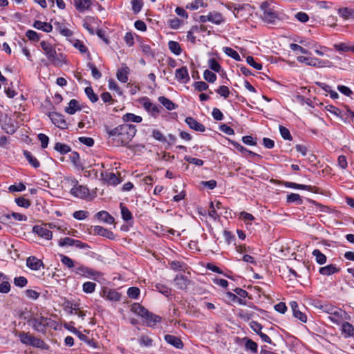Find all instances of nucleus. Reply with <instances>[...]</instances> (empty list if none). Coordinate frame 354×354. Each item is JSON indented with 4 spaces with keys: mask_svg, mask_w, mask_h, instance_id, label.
Segmentation results:
<instances>
[{
    "mask_svg": "<svg viewBox=\"0 0 354 354\" xmlns=\"http://www.w3.org/2000/svg\"><path fill=\"white\" fill-rule=\"evenodd\" d=\"M206 4L203 0H194V1L189 3L186 6V8L190 10H197L199 8L205 7Z\"/></svg>",
    "mask_w": 354,
    "mask_h": 354,
    "instance_id": "nucleus-40",
    "label": "nucleus"
},
{
    "mask_svg": "<svg viewBox=\"0 0 354 354\" xmlns=\"http://www.w3.org/2000/svg\"><path fill=\"white\" fill-rule=\"evenodd\" d=\"M131 310L142 317H145L146 315H148L149 312L145 307H143L138 303H134L133 304H132L131 307Z\"/></svg>",
    "mask_w": 354,
    "mask_h": 354,
    "instance_id": "nucleus-26",
    "label": "nucleus"
},
{
    "mask_svg": "<svg viewBox=\"0 0 354 354\" xmlns=\"http://www.w3.org/2000/svg\"><path fill=\"white\" fill-rule=\"evenodd\" d=\"M174 283L178 289L185 290L190 283V281L185 275L177 274L174 279Z\"/></svg>",
    "mask_w": 354,
    "mask_h": 354,
    "instance_id": "nucleus-13",
    "label": "nucleus"
},
{
    "mask_svg": "<svg viewBox=\"0 0 354 354\" xmlns=\"http://www.w3.org/2000/svg\"><path fill=\"white\" fill-rule=\"evenodd\" d=\"M295 18L301 23H306L309 20L308 15L304 12H299L295 15Z\"/></svg>",
    "mask_w": 354,
    "mask_h": 354,
    "instance_id": "nucleus-62",
    "label": "nucleus"
},
{
    "mask_svg": "<svg viewBox=\"0 0 354 354\" xmlns=\"http://www.w3.org/2000/svg\"><path fill=\"white\" fill-rule=\"evenodd\" d=\"M175 77L178 81L187 83L189 80V73L187 67L183 66L176 70Z\"/></svg>",
    "mask_w": 354,
    "mask_h": 354,
    "instance_id": "nucleus-14",
    "label": "nucleus"
},
{
    "mask_svg": "<svg viewBox=\"0 0 354 354\" xmlns=\"http://www.w3.org/2000/svg\"><path fill=\"white\" fill-rule=\"evenodd\" d=\"M120 208L122 217L125 221H129L133 218L131 212L122 203H120Z\"/></svg>",
    "mask_w": 354,
    "mask_h": 354,
    "instance_id": "nucleus-42",
    "label": "nucleus"
},
{
    "mask_svg": "<svg viewBox=\"0 0 354 354\" xmlns=\"http://www.w3.org/2000/svg\"><path fill=\"white\" fill-rule=\"evenodd\" d=\"M26 266L33 270H39L41 266H44L41 260L35 257H30L26 260Z\"/></svg>",
    "mask_w": 354,
    "mask_h": 354,
    "instance_id": "nucleus-18",
    "label": "nucleus"
},
{
    "mask_svg": "<svg viewBox=\"0 0 354 354\" xmlns=\"http://www.w3.org/2000/svg\"><path fill=\"white\" fill-rule=\"evenodd\" d=\"M287 202L288 203H296L297 204H301L302 203V200L301 196L298 194L292 193L287 196Z\"/></svg>",
    "mask_w": 354,
    "mask_h": 354,
    "instance_id": "nucleus-48",
    "label": "nucleus"
},
{
    "mask_svg": "<svg viewBox=\"0 0 354 354\" xmlns=\"http://www.w3.org/2000/svg\"><path fill=\"white\" fill-rule=\"evenodd\" d=\"M129 68L127 66H122L117 71V78L119 81L126 83L128 81Z\"/></svg>",
    "mask_w": 354,
    "mask_h": 354,
    "instance_id": "nucleus-29",
    "label": "nucleus"
},
{
    "mask_svg": "<svg viewBox=\"0 0 354 354\" xmlns=\"http://www.w3.org/2000/svg\"><path fill=\"white\" fill-rule=\"evenodd\" d=\"M15 203L18 206L24 208H28L30 206V201L25 198L24 197H19L15 198Z\"/></svg>",
    "mask_w": 354,
    "mask_h": 354,
    "instance_id": "nucleus-49",
    "label": "nucleus"
},
{
    "mask_svg": "<svg viewBox=\"0 0 354 354\" xmlns=\"http://www.w3.org/2000/svg\"><path fill=\"white\" fill-rule=\"evenodd\" d=\"M40 46L48 61L53 66L61 67L64 64L66 63L65 56L62 53L57 54L55 48L50 43L46 41H42L40 43Z\"/></svg>",
    "mask_w": 354,
    "mask_h": 354,
    "instance_id": "nucleus-2",
    "label": "nucleus"
},
{
    "mask_svg": "<svg viewBox=\"0 0 354 354\" xmlns=\"http://www.w3.org/2000/svg\"><path fill=\"white\" fill-rule=\"evenodd\" d=\"M38 139L41 142V147L43 149H46L48 147L49 138L48 137L44 134V133H39L38 136Z\"/></svg>",
    "mask_w": 354,
    "mask_h": 354,
    "instance_id": "nucleus-58",
    "label": "nucleus"
},
{
    "mask_svg": "<svg viewBox=\"0 0 354 354\" xmlns=\"http://www.w3.org/2000/svg\"><path fill=\"white\" fill-rule=\"evenodd\" d=\"M74 183L70 191L71 194L81 199H87L90 195L88 189L86 186L79 185L77 180L74 181Z\"/></svg>",
    "mask_w": 354,
    "mask_h": 354,
    "instance_id": "nucleus-7",
    "label": "nucleus"
},
{
    "mask_svg": "<svg viewBox=\"0 0 354 354\" xmlns=\"http://www.w3.org/2000/svg\"><path fill=\"white\" fill-rule=\"evenodd\" d=\"M158 101L164 106L166 109L169 111L174 110L176 108V105L169 99L161 96L158 97Z\"/></svg>",
    "mask_w": 354,
    "mask_h": 354,
    "instance_id": "nucleus-38",
    "label": "nucleus"
},
{
    "mask_svg": "<svg viewBox=\"0 0 354 354\" xmlns=\"http://www.w3.org/2000/svg\"><path fill=\"white\" fill-rule=\"evenodd\" d=\"M290 307L293 312L295 317L297 318L302 322H306L307 320L306 315L299 310L298 304L296 301H291L290 303Z\"/></svg>",
    "mask_w": 354,
    "mask_h": 354,
    "instance_id": "nucleus-17",
    "label": "nucleus"
},
{
    "mask_svg": "<svg viewBox=\"0 0 354 354\" xmlns=\"http://www.w3.org/2000/svg\"><path fill=\"white\" fill-rule=\"evenodd\" d=\"M122 120L124 122L140 123L142 122V118L141 116L136 115L131 113H127L122 116Z\"/></svg>",
    "mask_w": 354,
    "mask_h": 354,
    "instance_id": "nucleus-33",
    "label": "nucleus"
},
{
    "mask_svg": "<svg viewBox=\"0 0 354 354\" xmlns=\"http://www.w3.org/2000/svg\"><path fill=\"white\" fill-rule=\"evenodd\" d=\"M101 178L103 181L110 185H117L122 181L120 174L116 175L115 174L108 171L102 172Z\"/></svg>",
    "mask_w": 354,
    "mask_h": 354,
    "instance_id": "nucleus-9",
    "label": "nucleus"
},
{
    "mask_svg": "<svg viewBox=\"0 0 354 354\" xmlns=\"http://www.w3.org/2000/svg\"><path fill=\"white\" fill-rule=\"evenodd\" d=\"M216 93H218L221 96L227 98L230 95V90L226 86H220L218 89H216Z\"/></svg>",
    "mask_w": 354,
    "mask_h": 354,
    "instance_id": "nucleus-56",
    "label": "nucleus"
},
{
    "mask_svg": "<svg viewBox=\"0 0 354 354\" xmlns=\"http://www.w3.org/2000/svg\"><path fill=\"white\" fill-rule=\"evenodd\" d=\"M155 288L157 291L165 295L166 297H168L171 295V290L163 284L157 283L155 286Z\"/></svg>",
    "mask_w": 354,
    "mask_h": 354,
    "instance_id": "nucleus-45",
    "label": "nucleus"
},
{
    "mask_svg": "<svg viewBox=\"0 0 354 354\" xmlns=\"http://www.w3.org/2000/svg\"><path fill=\"white\" fill-rule=\"evenodd\" d=\"M96 284L93 282L87 281L83 283L82 289L85 293H93L95 290Z\"/></svg>",
    "mask_w": 354,
    "mask_h": 354,
    "instance_id": "nucleus-44",
    "label": "nucleus"
},
{
    "mask_svg": "<svg viewBox=\"0 0 354 354\" xmlns=\"http://www.w3.org/2000/svg\"><path fill=\"white\" fill-rule=\"evenodd\" d=\"M103 296L108 300L118 301L120 299V295L115 290L106 289L103 290Z\"/></svg>",
    "mask_w": 354,
    "mask_h": 354,
    "instance_id": "nucleus-20",
    "label": "nucleus"
},
{
    "mask_svg": "<svg viewBox=\"0 0 354 354\" xmlns=\"http://www.w3.org/2000/svg\"><path fill=\"white\" fill-rule=\"evenodd\" d=\"M209 67L215 72H219L221 70V66L219 63L214 59L211 58L208 61Z\"/></svg>",
    "mask_w": 354,
    "mask_h": 354,
    "instance_id": "nucleus-54",
    "label": "nucleus"
},
{
    "mask_svg": "<svg viewBox=\"0 0 354 354\" xmlns=\"http://www.w3.org/2000/svg\"><path fill=\"white\" fill-rule=\"evenodd\" d=\"M313 255L315 257L317 263L322 265L326 262V257L318 249L313 251Z\"/></svg>",
    "mask_w": 354,
    "mask_h": 354,
    "instance_id": "nucleus-37",
    "label": "nucleus"
},
{
    "mask_svg": "<svg viewBox=\"0 0 354 354\" xmlns=\"http://www.w3.org/2000/svg\"><path fill=\"white\" fill-rule=\"evenodd\" d=\"M279 131L281 137L287 140H291L292 139L290 131L285 127L280 125Z\"/></svg>",
    "mask_w": 354,
    "mask_h": 354,
    "instance_id": "nucleus-51",
    "label": "nucleus"
},
{
    "mask_svg": "<svg viewBox=\"0 0 354 354\" xmlns=\"http://www.w3.org/2000/svg\"><path fill=\"white\" fill-rule=\"evenodd\" d=\"M210 22L212 24L220 25L225 21L223 15L217 11L209 12Z\"/></svg>",
    "mask_w": 354,
    "mask_h": 354,
    "instance_id": "nucleus-28",
    "label": "nucleus"
},
{
    "mask_svg": "<svg viewBox=\"0 0 354 354\" xmlns=\"http://www.w3.org/2000/svg\"><path fill=\"white\" fill-rule=\"evenodd\" d=\"M33 231L36 232L39 236L46 240H50L53 237V233L48 228L47 224H44L41 225H35L33 227Z\"/></svg>",
    "mask_w": 354,
    "mask_h": 354,
    "instance_id": "nucleus-12",
    "label": "nucleus"
},
{
    "mask_svg": "<svg viewBox=\"0 0 354 354\" xmlns=\"http://www.w3.org/2000/svg\"><path fill=\"white\" fill-rule=\"evenodd\" d=\"M224 53L230 56V57L233 58L236 61L241 60V57L239 55V53L234 50V49L230 48V47H225L223 48Z\"/></svg>",
    "mask_w": 354,
    "mask_h": 354,
    "instance_id": "nucleus-43",
    "label": "nucleus"
},
{
    "mask_svg": "<svg viewBox=\"0 0 354 354\" xmlns=\"http://www.w3.org/2000/svg\"><path fill=\"white\" fill-rule=\"evenodd\" d=\"M127 295L131 299H136L140 295V289L136 287H131L127 290Z\"/></svg>",
    "mask_w": 354,
    "mask_h": 354,
    "instance_id": "nucleus-57",
    "label": "nucleus"
},
{
    "mask_svg": "<svg viewBox=\"0 0 354 354\" xmlns=\"http://www.w3.org/2000/svg\"><path fill=\"white\" fill-rule=\"evenodd\" d=\"M85 93L92 102H96L98 100L97 95L94 93L91 87H86L85 88Z\"/></svg>",
    "mask_w": 354,
    "mask_h": 354,
    "instance_id": "nucleus-47",
    "label": "nucleus"
},
{
    "mask_svg": "<svg viewBox=\"0 0 354 354\" xmlns=\"http://www.w3.org/2000/svg\"><path fill=\"white\" fill-rule=\"evenodd\" d=\"M80 110L81 107L79 104V102L75 99H72L69 102L68 106L65 108V111L70 115H73L76 111Z\"/></svg>",
    "mask_w": 354,
    "mask_h": 354,
    "instance_id": "nucleus-25",
    "label": "nucleus"
},
{
    "mask_svg": "<svg viewBox=\"0 0 354 354\" xmlns=\"http://www.w3.org/2000/svg\"><path fill=\"white\" fill-rule=\"evenodd\" d=\"M21 343L37 348H44L46 344L39 338H37L29 333L21 332L19 334Z\"/></svg>",
    "mask_w": 354,
    "mask_h": 354,
    "instance_id": "nucleus-4",
    "label": "nucleus"
},
{
    "mask_svg": "<svg viewBox=\"0 0 354 354\" xmlns=\"http://www.w3.org/2000/svg\"><path fill=\"white\" fill-rule=\"evenodd\" d=\"M95 217L102 221L111 224L114 221V218L106 211H100L95 214Z\"/></svg>",
    "mask_w": 354,
    "mask_h": 354,
    "instance_id": "nucleus-27",
    "label": "nucleus"
},
{
    "mask_svg": "<svg viewBox=\"0 0 354 354\" xmlns=\"http://www.w3.org/2000/svg\"><path fill=\"white\" fill-rule=\"evenodd\" d=\"M24 155L28 162L35 168H38L40 165L39 162L37 159L30 152L28 151H24Z\"/></svg>",
    "mask_w": 354,
    "mask_h": 354,
    "instance_id": "nucleus-35",
    "label": "nucleus"
},
{
    "mask_svg": "<svg viewBox=\"0 0 354 354\" xmlns=\"http://www.w3.org/2000/svg\"><path fill=\"white\" fill-rule=\"evenodd\" d=\"M6 217L8 218H10L12 217L15 220L19 221H26L27 220V216L26 215L21 214L20 213H17V212H12L11 214H8L6 216Z\"/></svg>",
    "mask_w": 354,
    "mask_h": 354,
    "instance_id": "nucleus-59",
    "label": "nucleus"
},
{
    "mask_svg": "<svg viewBox=\"0 0 354 354\" xmlns=\"http://www.w3.org/2000/svg\"><path fill=\"white\" fill-rule=\"evenodd\" d=\"M185 122L191 129L196 131L204 132L205 130V128L203 124L198 122L192 117H187L185 119Z\"/></svg>",
    "mask_w": 354,
    "mask_h": 354,
    "instance_id": "nucleus-16",
    "label": "nucleus"
},
{
    "mask_svg": "<svg viewBox=\"0 0 354 354\" xmlns=\"http://www.w3.org/2000/svg\"><path fill=\"white\" fill-rule=\"evenodd\" d=\"M261 9L263 11L262 19L266 23L275 24L277 21L283 19L281 15L270 8L267 1L261 3Z\"/></svg>",
    "mask_w": 354,
    "mask_h": 354,
    "instance_id": "nucleus-3",
    "label": "nucleus"
},
{
    "mask_svg": "<svg viewBox=\"0 0 354 354\" xmlns=\"http://www.w3.org/2000/svg\"><path fill=\"white\" fill-rule=\"evenodd\" d=\"M165 340L169 344L174 346L176 348H182L183 343L180 338L172 335H165Z\"/></svg>",
    "mask_w": 354,
    "mask_h": 354,
    "instance_id": "nucleus-19",
    "label": "nucleus"
},
{
    "mask_svg": "<svg viewBox=\"0 0 354 354\" xmlns=\"http://www.w3.org/2000/svg\"><path fill=\"white\" fill-rule=\"evenodd\" d=\"M87 66L91 70V74L93 78L98 80L102 77L101 73L97 70L93 64L89 62L88 63Z\"/></svg>",
    "mask_w": 354,
    "mask_h": 354,
    "instance_id": "nucleus-53",
    "label": "nucleus"
},
{
    "mask_svg": "<svg viewBox=\"0 0 354 354\" xmlns=\"http://www.w3.org/2000/svg\"><path fill=\"white\" fill-rule=\"evenodd\" d=\"M89 216V213L87 211L78 210L75 211L73 214V216L77 220H84Z\"/></svg>",
    "mask_w": 354,
    "mask_h": 354,
    "instance_id": "nucleus-52",
    "label": "nucleus"
},
{
    "mask_svg": "<svg viewBox=\"0 0 354 354\" xmlns=\"http://www.w3.org/2000/svg\"><path fill=\"white\" fill-rule=\"evenodd\" d=\"M75 272L82 277L93 280H97L102 275L101 272L80 264L75 268Z\"/></svg>",
    "mask_w": 354,
    "mask_h": 354,
    "instance_id": "nucleus-5",
    "label": "nucleus"
},
{
    "mask_svg": "<svg viewBox=\"0 0 354 354\" xmlns=\"http://www.w3.org/2000/svg\"><path fill=\"white\" fill-rule=\"evenodd\" d=\"M245 348L253 353L257 352V344L252 339H248L245 343Z\"/></svg>",
    "mask_w": 354,
    "mask_h": 354,
    "instance_id": "nucleus-64",
    "label": "nucleus"
},
{
    "mask_svg": "<svg viewBox=\"0 0 354 354\" xmlns=\"http://www.w3.org/2000/svg\"><path fill=\"white\" fill-rule=\"evenodd\" d=\"M10 290V285L8 278L3 274L0 273V292L8 293Z\"/></svg>",
    "mask_w": 354,
    "mask_h": 354,
    "instance_id": "nucleus-21",
    "label": "nucleus"
},
{
    "mask_svg": "<svg viewBox=\"0 0 354 354\" xmlns=\"http://www.w3.org/2000/svg\"><path fill=\"white\" fill-rule=\"evenodd\" d=\"M28 281L24 277H15L14 279V283L15 286L23 288L26 286Z\"/></svg>",
    "mask_w": 354,
    "mask_h": 354,
    "instance_id": "nucleus-60",
    "label": "nucleus"
},
{
    "mask_svg": "<svg viewBox=\"0 0 354 354\" xmlns=\"http://www.w3.org/2000/svg\"><path fill=\"white\" fill-rule=\"evenodd\" d=\"M74 240L73 239H71L70 237H65L63 239H60L58 241V245L60 247H65V246H73L74 245Z\"/></svg>",
    "mask_w": 354,
    "mask_h": 354,
    "instance_id": "nucleus-50",
    "label": "nucleus"
},
{
    "mask_svg": "<svg viewBox=\"0 0 354 354\" xmlns=\"http://www.w3.org/2000/svg\"><path fill=\"white\" fill-rule=\"evenodd\" d=\"M337 165L342 169H345L347 167L348 162L345 156L341 155L338 157Z\"/></svg>",
    "mask_w": 354,
    "mask_h": 354,
    "instance_id": "nucleus-63",
    "label": "nucleus"
},
{
    "mask_svg": "<svg viewBox=\"0 0 354 354\" xmlns=\"http://www.w3.org/2000/svg\"><path fill=\"white\" fill-rule=\"evenodd\" d=\"M54 149L61 154H66L71 151V149L68 145L61 142H57L54 147Z\"/></svg>",
    "mask_w": 354,
    "mask_h": 354,
    "instance_id": "nucleus-39",
    "label": "nucleus"
},
{
    "mask_svg": "<svg viewBox=\"0 0 354 354\" xmlns=\"http://www.w3.org/2000/svg\"><path fill=\"white\" fill-rule=\"evenodd\" d=\"M331 316H328V319L334 324L340 325L344 321L350 320L351 316L344 310L337 308Z\"/></svg>",
    "mask_w": 354,
    "mask_h": 354,
    "instance_id": "nucleus-8",
    "label": "nucleus"
},
{
    "mask_svg": "<svg viewBox=\"0 0 354 354\" xmlns=\"http://www.w3.org/2000/svg\"><path fill=\"white\" fill-rule=\"evenodd\" d=\"M74 6L80 12H84L90 8L91 6V0H74Z\"/></svg>",
    "mask_w": 354,
    "mask_h": 354,
    "instance_id": "nucleus-22",
    "label": "nucleus"
},
{
    "mask_svg": "<svg viewBox=\"0 0 354 354\" xmlns=\"http://www.w3.org/2000/svg\"><path fill=\"white\" fill-rule=\"evenodd\" d=\"M169 49L176 55H179L182 53V49L178 42L169 41L168 43Z\"/></svg>",
    "mask_w": 354,
    "mask_h": 354,
    "instance_id": "nucleus-36",
    "label": "nucleus"
},
{
    "mask_svg": "<svg viewBox=\"0 0 354 354\" xmlns=\"http://www.w3.org/2000/svg\"><path fill=\"white\" fill-rule=\"evenodd\" d=\"M50 319L43 316H36L29 321L30 324L35 330L43 333L49 324Z\"/></svg>",
    "mask_w": 354,
    "mask_h": 354,
    "instance_id": "nucleus-6",
    "label": "nucleus"
},
{
    "mask_svg": "<svg viewBox=\"0 0 354 354\" xmlns=\"http://www.w3.org/2000/svg\"><path fill=\"white\" fill-rule=\"evenodd\" d=\"M341 331L345 338L354 336V326L348 322L344 321L342 323Z\"/></svg>",
    "mask_w": 354,
    "mask_h": 354,
    "instance_id": "nucleus-15",
    "label": "nucleus"
},
{
    "mask_svg": "<svg viewBox=\"0 0 354 354\" xmlns=\"http://www.w3.org/2000/svg\"><path fill=\"white\" fill-rule=\"evenodd\" d=\"M142 102L144 109L152 116L156 117L159 114L160 107L152 103L149 98L144 97Z\"/></svg>",
    "mask_w": 354,
    "mask_h": 354,
    "instance_id": "nucleus-10",
    "label": "nucleus"
},
{
    "mask_svg": "<svg viewBox=\"0 0 354 354\" xmlns=\"http://www.w3.org/2000/svg\"><path fill=\"white\" fill-rule=\"evenodd\" d=\"M59 257L62 264L68 269L75 268L79 265L78 263H75L72 259L66 255L60 254Z\"/></svg>",
    "mask_w": 354,
    "mask_h": 354,
    "instance_id": "nucleus-30",
    "label": "nucleus"
},
{
    "mask_svg": "<svg viewBox=\"0 0 354 354\" xmlns=\"http://www.w3.org/2000/svg\"><path fill=\"white\" fill-rule=\"evenodd\" d=\"M48 116L52 122L57 127L62 129H65L67 128L68 124L64 118L63 115L56 112H52L48 114Z\"/></svg>",
    "mask_w": 354,
    "mask_h": 354,
    "instance_id": "nucleus-11",
    "label": "nucleus"
},
{
    "mask_svg": "<svg viewBox=\"0 0 354 354\" xmlns=\"http://www.w3.org/2000/svg\"><path fill=\"white\" fill-rule=\"evenodd\" d=\"M26 36L32 41H38L39 39V34L32 30H28L26 33Z\"/></svg>",
    "mask_w": 354,
    "mask_h": 354,
    "instance_id": "nucleus-61",
    "label": "nucleus"
},
{
    "mask_svg": "<svg viewBox=\"0 0 354 354\" xmlns=\"http://www.w3.org/2000/svg\"><path fill=\"white\" fill-rule=\"evenodd\" d=\"M334 48L341 52H348L349 50L354 51V46H351L346 43L335 44Z\"/></svg>",
    "mask_w": 354,
    "mask_h": 354,
    "instance_id": "nucleus-41",
    "label": "nucleus"
},
{
    "mask_svg": "<svg viewBox=\"0 0 354 354\" xmlns=\"http://www.w3.org/2000/svg\"><path fill=\"white\" fill-rule=\"evenodd\" d=\"M240 218H241L242 220L247 224H251L252 221L254 219V217L252 214L245 212H241L240 213Z\"/></svg>",
    "mask_w": 354,
    "mask_h": 354,
    "instance_id": "nucleus-55",
    "label": "nucleus"
},
{
    "mask_svg": "<svg viewBox=\"0 0 354 354\" xmlns=\"http://www.w3.org/2000/svg\"><path fill=\"white\" fill-rule=\"evenodd\" d=\"M136 126L129 124H121L113 129L106 127L110 142L116 147L127 145L136 135Z\"/></svg>",
    "mask_w": 354,
    "mask_h": 354,
    "instance_id": "nucleus-1",
    "label": "nucleus"
},
{
    "mask_svg": "<svg viewBox=\"0 0 354 354\" xmlns=\"http://www.w3.org/2000/svg\"><path fill=\"white\" fill-rule=\"evenodd\" d=\"M33 27L46 32H50L53 30V26L50 24L41 21H35L33 24Z\"/></svg>",
    "mask_w": 354,
    "mask_h": 354,
    "instance_id": "nucleus-31",
    "label": "nucleus"
},
{
    "mask_svg": "<svg viewBox=\"0 0 354 354\" xmlns=\"http://www.w3.org/2000/svg\"><path fill=\"white\" fill-rule=\"evenodd\" d=\"M203 77L206 81L210 83H214L216 80V74L207 69L204 71Z\"/></svg>",
    "mask_w": 354,
    "mask_h": 354,
    "instance_id": "nucleus-46",
    "label": "nucleus"
},
{
    "mask_svg": "<svg viewBox=\"0 0 354 354\" xmlns=\"http://www.w3.org/2000/svg\"><path fill=\"white\" fill-rule=\"evenodd\" d=\"M339 271V268L335 265L330 264L319 268V273L322 275L329 276Z\"/></svg>",
    "mask_w": 354,
    "mask_h": 354,
    "instance_id": "nucleus-23",
    "label": "nucleus"
},
{
    "mask_svg": "<svg viewBox=\"0 0 354 354\" xmlns=\"http://www.w3.org/2000/svg\"><path fill=\"white\" fill-rule=\"evenodd\" d=\"M338 14L344 19H354V9L342 8L338 9Z\"/></svg>",
    "mask_w": 354,
    "mask_h": 354,
    "instance_id": "nucleus-32",
    "label": "nucleus"
},
{
    "mask_svg": "<svg viewBox=\"0 0 354 354\" xmlns=\"http://www.w3.org/2000/svg\"><path fill=\"white\" fill-rule=\"evenodd\" d=\"M93 232L94 234L100 235L109 239H111L113 235L112 232L99 225L94 226L93 228Z\"/></svg>",
    "mask_w": 354,
    "mask_h": 354,
    "instance_id": "nucleus-24",
    "label": "nucleus"
},
{
    "mask_svg": "<svg viewBox=\"0 0 354 354\" xmlns=\"http://www.w3.org/2000/svg\"><path fill=\"white\" fill-rule=\"evenodd\" d=\"M145 318L147 320V326L151 327L155 326L157 323L161 321V317L160 316L153 315L149 312H148V315H146Z\"/></svg>",
    "mask_w": 354,
    "mask_h": 354,
    "instance_id": "nucleus-34",
    "label": "nucleus"
}]
</instances>
